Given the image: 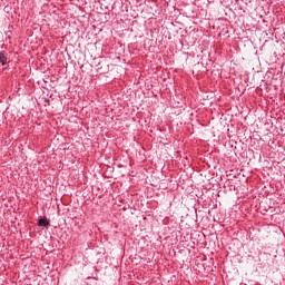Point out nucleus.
<instances>
[{"instance_id":"1","label":"nucleus","mask_w":285,"mask_h":285,"mask_svg":"<svg viewBox=\"0 0 285 285\" xmlns=\"http://www.w3.org/2000/svg\"><path fill=\"white\" fill-rule=\"evenodd\" d=\"M38 226H43V227L50 226V220H48L47 218H39Z\"/></svg>"},{"instance_id":"2","label":"nucleus","mask_w":285,"mask_h":285,"mask_svg":"<svg viewBox=\"0 0 285 285\" xmlns=\"http://www.w3.org/2000/svg\"><path fill=\"white\" fill-rule=\"evenodd\" d=\"M8 63V57L3 52H0V66H6Z\"/></svg>"}]
</instances>
